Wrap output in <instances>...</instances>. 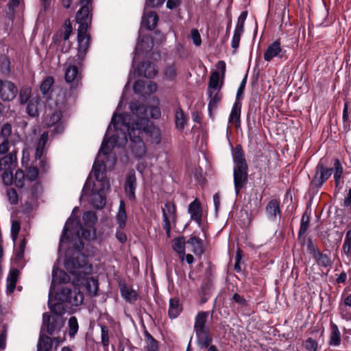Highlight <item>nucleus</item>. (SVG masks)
<instances>
[{
  "instance_id": "nucleus-3",
  "label": "nucleus",
  "mask_w": 351,
  "mask_h": 351,
  "mask_svg": "<svg viewBox=\"0 0 351 351\" xmlns=\"http://www.w3.org/2000/svg\"><path fill=\"white\" fill-rule=\"evenodd\" d=\"M80 8L76 14V21L79 26L77 28L78 48L77 58L79 63L85 58L89 47L90 38L87 31L92 20L93 0H80Z\"/></svg>"
},
{
  "instance_id": "nucleus-4",
  "label": "nucleus",
  "mask_w": 351,
  "mask_h": 351,
  "mask_svg": "<svg viewBox=\"0 0 351 351\" xmlns=\"http://www.w3.org/2000/svg\"><path fill=\"white\" fill-rule=\"evenodd\" d=\"M53 291L49 290L48 306L56 316L52 317V322L50 323V315L45 313L43 315V327L42 330H45L49 335H53V332L58 329L60 328L63 326V321L60 317L65 313V308L64 306V302L66 301H60L58 300L57 293L55 296L56 302L53 303Z\"/></svg>"
},
{
  "instance_id": "nucleus-29",
  "label": "nucleus",
  "mask_w": 351,
  "mask_h": 351,
  "mask_svg": "<svg viewBox=\"0 0 351 351\" xmlns=\"http://www.w3.org/2000/svg\"><path fill=\"white\" fill-rule=\"evenodd\" d=\"M241 104L239 101H235L231 112L229 116L228 122L229 123H234L236 126L238 127L240 125V117H241Z\"/></svg>"
},
{
  "instance_id": "nucleus-10",
  "label": "nucleus",
  "mask_w": 351,
  "mask_h": 351,
  "mask_svg": "<svg viewBox=\"0 0 351 351\" xmlns=\"http://www.w3.org/2000/svg\"><path fill=\"white\" fill-rule=\"evenodd\" d=\"M47 141L48 132H45L41 134L36 149L35 158L36 160H40L38 165L40 170L43 172H46L49 169V165L46 160V158L44 156L47 151L46 145Z\"/></svg>"
},
{
  "instance_id": "nucleus-49",
  "label": "nucleus",
  "mask_w": 351,
  "mask_h": 351,
  "mask_svg": "<svg viewBox=\"0 0 351 351\" xmlns=\"http://www.w3.org/2000/svg\"><path fill=\"white\" fill-rule=\"evenodd\" d=\"M38 176V169L35 167H29L27 169L26 179L29 181H34L37 179Z\"/></svg>"
},
{
  "instance_id": "nucleus-59",
  "label": "nucleus",
  "mask_w": 351,
  "mask_h": 351,
  "mask_svg": "<svg viewBox=\"0 0 351 351\" xmlns=\"http://www.w3.org/2000/svg\"><path fill=\"white\" fill-rule=\"evenodd\" d=\"M12 133V126L9 123L4 124L2 126L1 135L4 139H8V136Z\"/></svg>"
},
{
  "instance_id": "nucleus-63",
  "label": "nucleus",
  "mask_w": 351,
  "mask_h": 351,
  "mask_svg": "<svg viewBox=\"0 0 351 351\" xmlns=\"http://www.w3.org/2000/svg\"><path fill=\"white\" fill-rule=\"evenodd\" d=\"M165 0H146L145 5L156 8L161 5Z\"/></svg>"
},
{
  "instance_id": "nucleus-43",
  "label": "nucleus",
  "mask_w": 351,
  "mask_h": 351,
  "mask_svg": "<svg viewBox=\"0 0 351 351\" xmlns=\"http://www.w3.org/2000/svg\"><path fill=\"white\" fill-rule=\"evenodd\" d=\"M25 178L26 176L24 172L21 169H18L14 177V183L15 186L18 188H22L24 186Z\"/></svg>"
},
{
  "instance_id": "nucleus-36",
  "label": "nucleus",
  "mask_w": 351,
  "mask_h": 351,
  "mask_svg": "<svg viewBox=\"0 0 351 351\" xmlns=\"http://www.w3.org/2000/svg\"><path fill=\"white\" fill-rule=\"evenodd\" d=\"M222 82H221L220 75L219 72L214 71L210 76L208 90H221Z\"/></svg>"
},
{
  "instance_id": "nucleus-39",
  "label": "nucleus",
  "mask_w": 351,
  "mask_h": 351,
  "mask_svg": "<svg viewBox=\"0 0 351 351\" xmlns=\"http://www.w3.org/2000/svg\"><path fill=\"white\" fill-rule=\"evenodd\" d=\"M97 216L93 211H86L83 214L82 221L84 225L88 228L94 226L97 221Z\"/></svg>"
},
{
  "instance_id": "nucleus-21",
  "label": "nucleus",
  "mask_w": 351,
  "mask_h": 351,
  "mask_svg": "<svg viewBox=\"0 0 351 351\" xmlns=\"http://www.w3.org/2000/svg\"><path fill=\"white\" fill-rule=\"evenodd\" d=\"M136 178L134 172H131L127 177L125 184V191L127 196L133 199L135 198Z\"/></svg>"
},
{
  "instance_id": "nucleus-28",
  "label": "nucleus",
  "mask_w": 351,
  "mask_h": 351,
  "mask_svg": "<svg viewBox=\"0 0 351 351\" xmlns=\"http://www.w3.org/2000/svg\"><path fill=\"white\" fill-rule=\"evenodd\" d=\"M330 335L329 339V345L331 346H338L341 343V332L336 324L330 322Z\"/></svg>"
},
{
  "instance_id": "nucleus-41",
  "label": "nucleus",
  "mask_w": 351,
  "mask_h": 351,
  "mask_svg": "<svg viewBox=\"0 0 351 351\" xmlns=\"http://www.w3.org/2000/svg\"><path fill=\"white\" fill-rule=\"evenodd\" d=\"M175 119L176 127L180 130L184 129L186 123V119L180 107L176 110Z\"/></svg>"
},
{
  "instance_id": "nucleus-53",
  "label": "nucleus",
  "mask_w": 351,
  "mask_h": 351,
  "mask_svg": "<svg viewBox=\"0 0 351 351\" xmlns=\"http://www.w3.org/2000/svg\"><path fill=\"white\" fill-rule=\"evenodd\" d=\"M247 12H242L237 19L235 29L243 31L244 23L247 18Z\"/></svg>"
},
{
  "instance_id": "nucleus-26",
  "label": "nucleus",
  "mask_w": 351,
  "mask_h": 351,
  "mask_svg": "<svg viewBox=\"0 0 351 351\" xmlns=\"http://www.w3.org/2000/svg\"><path fill=\"white\" fill-rule=\"evenodd\" d=\"M120 292L121 297L130 304H134L137 300L138 294L136 291L132 288L123 285L120 287Z\"/></svg>"
},
{
  "instance_id": "nucleus-7",
  "label": "nucleus",
  "mask_w": 351,
  "mask_h": 351,
  "mask_svg": "<svg viewBox=\"0 0 351 351\" xmlns=\"http://www.w3.org/2000/svg\"><path fill=\"white\" fill-rule=\"evenodd\" d=\"M78 208L75 207L73 210V213L77 210ZM73 214V213H72ZM74 224L76 225V226L78 227V230L75 231L76 235L79 239H84L85 240H90L95 236V232H91L89 230H85L83 228V227L80 223L79 221L77 219H75L71 215V216L66 221L63 230L62 234L60 239V245H62L64 241H67L69 239L68 237L66 236L67 232L70 230V227L73 226Z\"/></svg>"
},
{
  "instance_id": "nucleus-60",
  "label": "nucleus",
  "mask_w": 351,
  "mask_h": 351,
  "mask_svg": "<svg viewBox=\"0 0 351 351\" xmlns=\"http://www.w3.org/2000/svg\"><path fill=\"white\" fill-rule=\"evenodd\" d=\"M116 238L121 243H125L127 241V235L123 229H119L117 227V230L115 234Z\"/></svg>"
},
{
  "instance_id": "nucleus-17",
  "label": "nucleus",
  "mask_w": 351,
  "mask_h": 351,
  "mask_svg": "<svg viewBox=\"0 0 351 351\" xmlns=\"http://www.w3.org/2000/svg\"><path fill=\"white\" fill-rule=\"evenodd\" d=\"M188 212L191 215V219L195 221L198 226L202 223V207L197 199L191 202L189 205Z\"/></svg>"
},
{
  "instance_id": "nucleus-13",
  "label": "nucleus",
  "mask_w": 351,
  "mask_h": 351,
  "mask_svg": "<svg viewBox=\"0 0 351 351\" xmlns=\"http://www.w3.org/2000/svg\"><path fill=\"white\" fill-rule=\"evenodd\" d=\"M247 167H243V169L234 167V184L237 195L239 193L241 189L243 187L244 184L247 182Z\"/></svg>"
},
{
  "instance_id": "nucleus-51",
  "label": "nucleus",
  "mask_w": 351,
  "mask_h": 351,
  "mask_svg": "<svg viewBox=\"0 0 351 351\" xmlns=\"http://www.w3.org/2000/svg\"><path fill=\"white\" fill-rule=\"evenodd\" d=\"M7 197L8 198L9 202L12 204H15L18 202V194L15 189H8L7 190Z\"/></svg>"
},
{
  "instance_id": "nucleus-20",
  "label": "nucleus",
  "mask_w": 351,
  "mask_h": 351,
  "mask_svg": "<svg viewBox=\"0 0 351 351\" xmlns=\"http://www.w3.org/2000/svg\"><path fill=\"white\" fill-rule=\"evenodd\" d=\"M138 73L146 78H153L158 73L156 65L152 62L143 63L138 69Z\"/></svg>"
},
{
  "instance_id": "nucleus-54",
  "label": "nucleus",
  "mask_w": 351,
  "mask_h": 351,
  "mask_svg": "<svg viewBox=\"0 0 351 351\" xmlns=\"http://www.w3.org/2000/svg\"><path fill=\"white\" fill-rule=\"evenodd\" d=\"M191 36L193 44L197 47L200 46L202 43V39L198 30L196 29H193L191 32Z\"/></svg>"
},
{
  "instance_id": "nucleus-34",
  "label": "nucleus",
  "mask_w": 351,
  "mask_h": 351,
  "mask_svg": "<svg viewBox=\"0 0 351 351\" xmlns=\"http://www.w3.org/2000/svg\"><path fill=\"white\" fill-rule=\"evenodd\" d=\"M52 348V339L40 335L37 345V351H50Z\"/></svg>"
},
{
  "instance_id": "nucleus-58",
  "label": "nucleus",
  "mask_w": 351,
  "mask_h": 351,
  "mask_svg": "<svg viewBox=\"0 0 351 351\" xmlns=\"http://www.w3.org/2000/svg\"><path fill=\"white\" fill-rule=\"evenodd\" d=\"M306 248L308 253L311 254L313 257L314 255H316L319 252L317 249L316 246L313 244V241L311 239H307Z\"/></svg>"
},
{
  "instance_id": "nucleus-30",
  "label": "nucleus",
  "mask_w": 351,
  "mask_h": 351,
  "mask_svg": "<svg viewBox=\"0 0 351 351\" xmlns=\"http://www.w3.org/2000/svg\"><path fill=\"white\" fill-rule=\"evenodd\" d=\"M187 243L192 247V252L195 255H202L204 253L203 242L201 239L197 237H191Z\"/></svg>"
},
{
  "instance_id": "nucleus-11",
  "label": "nucleus",
  "mask_w": 351,
  "mask_h": 351,
  "mask_svg": "<svg viewBox=\"0 0 351 351\" xmlns=\"http://www.w3.org/2000/svg\"><path fill=\"white\" fill-rule=\"evenodd\" d=\"M332 173V169L326 168L322 163L319 162L315 167V175L311 181V186L317 189H320L330 177Z\"/></svg>"
},
{
  "instance_id": "nucleus-6",
  "label": "nucleus",
  "mask_w": 351,
  "mask_h": 351,
  "mask_svg": "<svg viewBox=\"0 0 351 351\" xmlns=\"http://www.w3.org/2000/svg\"><path fill=\"white\" fill-rule=\"evenodd\" d=\"M64 267L69 273L76 276L77 280L83 278L90 269L87 257L80 252L75 257L66 258Z\"/></svg>"
},
{
  "instance_id": "nucleus-9",
  "label": "nucleus",
  "mask_w": 351,
  "mask_h": 351,
  "mask_svg": "<svg viewBox=\"0 0 351 351\" xmlns=\"http://www.w3.org/2000/svg\"><path fill=\"white\" fill-rule=\"evenodd\" d=\"M57 296L60 301H66L71 306H77L82 304L84 300L83 293L78 289L73 291L70 289L62 287L57 292Z\"/></svg>"
},
{
  "instance_id": "nucleus-46",
  "label": "nucleus",
  "mask_w": 351,
  "mask_h": 351,
  "mask_svg": "<svg viewBox=\"0 0 351 351\" xmlns=\"http://www.w3.org/2000/svg\"><path fill=\"white\" fill-rule=\"evenodd\" d=\"M69 334L70 337H73L78 331L79 326L77 319L75 317H71L69 319Z\"/></svg>"
},
{
  "instance_id": "nucleus-56",
  "label": "nucleus",
  "mask_w": 351,
  "mask_h": 351,
  "mask_svg": "<svg viewBox=\"0 0 351 351\" xmlns=\"http://www.w3.org/2000/svg\"><path fill=\"white\" fill-rule=\"evenodd\" d=\"M147 109V110H149V114H150V117L152 118V119H158L161 116V112H160V109L158 106H152L150 108H147L146 106H145ZM147 111H146L147 112Z\"/></svg>"
},
{
  "instance_id": "nucleus-48",
  "label": "nucleus",
  "mask_w": 351,
  "mask_h": 351,
  "mask_svg": "<svg viewBox=\"0 0 351 351\" xmlns=\"http://www.w3.org/2000/svg\"><path fill=\"white\" fill-rule=\"evenodd\" d=\"M38 101L36 100H30L27 106V112L31 117H35L38 114Z\"/></svg>"
},
{
  "instance_id": "nucleus-33",
  "label": "nucleus",
  "mask_w": 351,
  "mask_h": 351,
  "mask_svg": "<svg viewBox=\"0 0 351 351\" xmlns=\"http://www.w3.org/2000/svg\"><path fill=\"white\" fill-rule=\"evenodd\" d=\"M182 311V307L179 304V300L173 298L169 300V316L171 319L176 318Z\"/></svg>"
},
{
  "instance_id": "nucleus-14",
  "label": "nucleus",
  "mask_w": 351,
  "mask_h": 351,
  "mask_svg": "<svg viewBox=\"0 0 351 351\" xmlns=\"http://www.w3.org/2000/svg\"><path fill=\"white\" fill-rule=\"evenodd\" d=\"M280 205V200L277 199H271L268 202L265 206V213L267 218L270 221H276L277 217H278L279 219L280 218L281 210Z\"/></svg>"
},
{
  "instance_id": "nucleus-40",
  "label": "nucleus",
  "mask_w": 351,
  "mask_h": 351,
  "mask_svg": "<svg viewBox=\"0 0 351 351\" xmlns=\"http://www.w3.org/2000/svg\"><path fill=\"white\" fill-rule=\"evenodd\" d=\"M147 351H159L158 341L148 332H145Z\"/></svg>"
},
{
  "instance_id": "nucleus-50",
  "label": "nucleus",
  "mask_w": 351,
  "mask_h": 351,
  "mask_svg": "<svg viewBox=\"0 0 351 351\" xmlns=\"http://www.w3.org/2000/svg\"><path fill=\"white\" fill-rule=\"evenodd\" d=\"M3 172L1 177L3 183L7 185H11L14 182L13 171H1Z\"/></svg>"
},
{
  "instance_id": "nucleus-42",
  "label": "nucleus",
  "mask_w": 351,
  "mask_h": 351,
  "mask_svg": "<svg viewBox=\"0 0 351 351\" xmlns=\"http://www.w3.org/2000/svg\"><path fill=\"white\" fill-rule=\"evenodd\" d=\"M309 221H310L309 217L308 215L304 214L301 218L300 226V230H299V232H298V237L300 239L302 235L305 234V233L308 230V229L309 228Z\"/></svg>"
},
{
  "instance_id": "nucleus-15",
  "label": "nucleus",
  "mask_w": 351,
  "mask_h": 351,
  "mask_svg": "<svg viewBox=\"0 0 351 351\" xmlns=\"http://www.w3.org/2000/svg\"><path fill=\"white\" fill-rule=\"evenodd\" d=\"M282 49L281 47L280 42L279 40H276L267 47L264 53V60L267 62H269L274 58H282Z\"/></svg>"
},
{
  "instance_id": "nucleus-18",
  "label": "nucleus",
  "mask_w": 351,
  "mask_h": 351,
  "mask_svg": "<svg viewBox=\"0 0 351 351\" xmlns=\"http://www.w3.org/2000/svg\"><path fill=\"white\" fill-rule=\"evenodd\" d=\"M70 280L69 276L63 270H60L56 267H53L52 270V280L49 290L53 291V289L56 284L66 283Z\"/></svg>"
},
{
  "instance_id": "nucleus-55",
  "label": "nucleus",
  "mask_w": 351,
  "mask_h": 351,
  "mask_svg": "<svg viewBox=\"0 0 351 351\" xmlns=\"http://www.w3.org/2000/svg\"><path fill=\"white\" fill-rule=\"evenodd\" d=\"M20 223L18 221H13L11 226V235L12 240L15 241L20 230Z\"/></svg>"
},
{
  "instance_id": "nucleus-64",
  "label": "nucleus",
  "mask_w": 351,
  "mask_h": 351,
  "mask_svg": "<svg viewBox=\"0 0 351 351\" xmlns=\"http://www.w3.org/2000/svg\"><path fill=\"white\" fill-rule=\"evenodd\" d=\"M232 299L236 303H237L241 306L246 305V300L241 295H240L238 293H234Z\"/></svg>"
},
{
  "instance_id": "nucleus-23",
  "label": "nucleus",
  "mask_w": 351,
  "mask_h": 351,
  "mask_svg": "<svg viewBox=\"0 0 351 351\" xmlns=\"http://www.w3.org/2000/svg\"><path fill=\"white\" fill-rule=\"evenodd\" d=\"M331 169H332V172L334 174L333 178H334V180H335V186L337 188L339 187V188L341 189L342 188L341 178H342V175L343 173V166L339 159H337V158L335 159L333 167Z\"/></svg>"
},
{
  "instance_id": "nucleus-12",
  "label": "nucleus",
  "mask_w": 351,
  "mask_h": 351,
  "mask_svg": "<svg viewBox=\"0 0 351 351\" xmlns=\"http://www.w3.org/2000/svg\"><path fill=\"white\" fill-rule=\"evenodd\" d=\"M18 93L15 84L9 81L0 80V98L3 101L13 100Z\"/></svg>"
},
{
  "instance_id": "nucleus-61",
  "label": "nucleus",
  "mask_w": 351,
  "mask_h": 351,
  "mask_svg": "<svg viewBox=\"0 0 351 351\" xmlns=\"http://www.w3.org/2000/svg\"><path fill=\"white\" fill-rule=\"evenodd\" d=\"M145 87L143 81L138 80L135 82L133 86V90L135 93H141Z\"/></svg>"
},
{
  "instance_id": "nucleus-32",
  "label": "nucleus",
  "mask_w": 351,
  "mask_h": 351,
  "mask_svg": "<svg viewBox=\"0 0 351 351\" xmlns=\"http://www.w3.org/2000/svg\"><path fill=\"white\" fill-rule=\"evenodd\" d=\"M54 84V80L51 76H47L45 77L42 82L40 90L42 94L46 97L47 99L49 97V95L51 94L52 90L51 88Z\"/></svg>"
},
{
  "instance_id": "nucleus-31",
  "label": "nucleus",
  "mask_w": 351,
  "mask_h": 351,
  "mask_svg": "<svg viewBox=\"0 0 351 351\" xmlns=\"http://www.w3.org/2000/svg\"><path fill=\"white\" fill-rule=\"evenodd\" d=\"M62 117V112L59 109L49 112L45 119V125L47 128L52 127L58 123Z\"/></svg>"
},
{
  "instance_id": "nucleus-27",
  "label": "nucleus",
  "mask_w": 351,
  "mask_h": 351,
  "mask_svg": "<svg viewBox=\"0 0 351 351\" xmlns=\"http://www.w3.org/2000/svg\"><path fill=\"white\" fill-rule=\"evenodd\" d=\"M64 77L68 83L74 82L80 78V73L77 66L72 64L71 62H69L65 69Z\"/></svg>"
},
{
  "instance_id": "nucleus-35",
  "label": "nucleus",
  "mask_w": 351,
  "mask_h": 351,
  "mask_svg": "<svg viewBox=\"0 0 351 351\" xmlns=\"http://www.w3.org/2000/svg\"><path fill=\"white\" fill-rule=\"evenodd\" d=\"M185 240L184 237H178L173 240V248L180 255V258L183 261L185 254Z\"/></svg>"
},
{
  "instance_id": "nucleus-62",
  "label": "nucleus",
  "mask_w": 351,
  "mask_h": 351,
  "mask_svg": "<svg viewBox=\"0 0 351 351\" xmlns=\"http://www.w3.org/2000/svg\"><path fill=\"white\" fill-rule=\"evenodd\" d=\"M343 252L348 256V258L351 257V242L350 241H345L343 242L342 247Z\"/></svg>"
},
{
  "instance_id": "nucleus-1",
  "label": "nucleus",
  "mask_w": 351,
  "mask_h": 351,
  "mask_svg": "<svg viewBox=\"0 0 351 351\" xmlns=\"http://www.w3.org/2000/svg\"><path fill=\"white\" fill-rule=\"evenodd\" d=\"M130 108L131 113L113 114L105 136L107 147H110L112 150L115 146L123 147L128 142V136L131 152L139 160L146 154L142 134L145 133L151 143L158 145L161 142V132L146 117L147 109L144 105L132 102Z\"/></svg>"
},
{
  "instance_id": "nucleus-45",
  "label": "nucleus",
  "mask_w": 351,
  "mask_h": 351,
  "mask_svg": "<svg viewBox=\"0 0 351 351\" xmlns=\"http://www.w3.org/2000/svg\"><path fill=\"white\" fill-rule=\"evenodd\" d=\"M101 343L104 348H108L110 343L109 330L104 325H100Z\"/></svg>"
},
{
  "instance_id": "nucleus-25",
  "label": "nucleus",
  "mask_w": 351,
  "mask_h": 351,
  "mask_svg": "<svg viewBox=\"0 0 351 351\" xmlns=\"http://www.w3.org/2000/svg\"><path fill=\"white\" fill-rule=\"evenodd\" d=\"M233 160L234 163V167L239 169H243V167H247L246 161L244 157L243 152L240 145L236 146L234 153L232 154Z\"/></svg>"
},
{
  "instance_id": "nucleus-16",
  "label": "nucleus",
  "mask_w": 351,
  "mask_h": 351,
  "mask_svg": "<svg viewBox=\"0 0 351 351\" xmlns=\"http://www.w3.org/2000/svg\"><path fill=\"white\" fill-rule=\"evenodd\" d=\"M16 165V153H10L0 159V171H13Z\"/></svg>"
},
{
  "instance_id": "nucleus-52",
  "label": "nucleus",
  "mask_w": 351,
  "mask_h": 351,
  "mask_svg": "<svg viewBox=\"0 0 351 351\" xmlns=\"http://www.w3.org/2000/svg\"><path fill=\"white\" fill-rule=\"evenodd\" d=\"M72 32V26L70 22V20H67L65 22L64 27V31L62 32V38L64 40H68L70 35Z\"/></svg>"
},
{
  "instance_id": "nucleus-5",
  "label": "nucleus",
  "mask_w": 351,
  "mask_h": 351,
  "mask_svg": "<svg viewBox=\"0 0 351 351\" xmlns=\"http://www.w3.org/2000/svg\"><path fill=\"white\" fill-rule=\"evenodd\" d=\"M208 312L200 311L195 317L194 331L197 343L201 348H206L213 341L209 328L206 326Z\"/></svg>"
},
{
  "instance_id": "nucleus-24",
  "label": "nucleus",
  "mask_w": 351,
  "mask_h": 351,
  "mask_svg": "<svg viewBox=\"0 0 351 351\" xmlns=\"http://www.w3.org/2000/svg\"><path fill=\"white\" fill-rule=\"evenodd\" d=\"M158 17L156 12H150L142 18L141 25L149 30L154 29L157 25Z\"/></svg>"
},
{
  "instance_id": "nucleus-8",
  "label": "nucleus",
  "mask_w": 351,
  "mask_h": 351,
  "mask_svg": "<svg viewBox=\"0 0 351 351\" xmlns=\"http://www.w3.org/2000/svg\"><path fill=\"white\" fill-rule=\"evenodd\" d=\"M177 221L176 205L171 202L165 203L162 207V226L168 237L171 235L172 226H175Z\"/></svg>"
},
{
  "instance_id": "nucleus-37",
  "label": "nucleus",
  "mask_w": 351,
  "mask_h": 351,
  "mask_svg": "<svg viewBox=\"0 0 351 351\" xmlns=\"http://www.w3.org/2000/svg\"><path fill=\"white\" fill-rule=\"evenodd\" d=\"M313 258L317 264L320 267H328L332 265L330 258L326 254H322L319 252L316 255H314Z\"/></svg>"
},
{
  "instance_id": "nucleus-38",
  "label": "nucleus",
  "mask_w": 351,
  "mask_h": 351,
  "mask_svg": "<svg viewBox=\"0 0 351 351\" xmlns=\"http://www.w3.org/2000/svg\"><path fill=\"white\" fill-rule=\"evenodd\" d=\"M86 289L87 292L91 295H96L98 287H99V283L97 280L95 279L94 278H87L85 282Z\"/></svg>"
},
{
  "instance_id": "nucleus-57",
  "label": "nucleus",
  "mask_w": 351,
  "mask_h": 351,
  "mask_svg": "<svg viewBox=\"0 0 351 351\" xmlns=\"http://www.w3.org/2000/svg\"><path fill=\"white\" fill-rule=\"evenodd\" d=\"M305 348L307 351H317V342L312 338H308L305 341Z\"/></svg>"
},
{
  "instance_id": "nucleus-19",
  "label": "nucleus",
  "mask_w": 351,
  "mask_h": 351,
  "mask_svg": "<svg viewBox=\"0 0 351 351\" xmlns=\"http://www.w3.org/2000/svg\"><path fill=\"white\" fill-rule=\"evenodd\" d=\"M207 94L208 97V111L211 112L212 110L217 108L218 104L221 100L222 95L220 90H208Z\"/></svg>"
},
{
  "instance_id": "nucleus-2",
  "label": "nucleus",
  "mask_w": 351,
  "mask_h": 351,
  "mask_svg": "<svg viewBox=\"0 0 351 351\" xmlns=\"http://www.w3.org/2000/svg\"><path fill=\"white\" fill-rule=\"evenodd\" d=\"M115 162L116 158L111 156V148L107 147V139L104 136L92 169L94 177L101 185L98 191H92L89 198L90 204L95 208L101 209L106 204V191L109 189L110 185L104 180L105 172L108 163L113 166Z\"/></svg>"
},
{
  "instance_id": "nucleus-44",
  "label": "nucleus",
  "mask_w": 351,
  "mask_h": 351,
  "mask_svg": "<svg viewBox=\"0 0 351 351\" xmlns=\"http://www.w3.org/2000/svg\"><path fill=\"white\" fill-rule=\"evenodd\" d=\"M243 31L234 29L232 41H231V47L234 49V52H236L237 49L239 47V43H240L241 37V35L243 34Z\"/></svg>"
},
{
  "instance_id": "nucleus-47",
  "label": "nucleus",
  "mask_w": 351,
  "mask_h": 351,
  "mask_svg": "<svg viewBox=\"0 0 351 351\" xmlns=\"http://www.w3.org/2000/svg\"><path fill=\"white\" fill-rule=\"evenodd\" d=\"M177 75L176 69L174 65H170L166 67L164 71V77L169 81H173Z\"/></svg>"
},
{
  "instance_id": "nucleus-22",
  "label": "nucleus",
  "mask_w": 351,
  "mask_h": 351,
  "mask_svg": "<svg viewBox=\"0 0 351 351\" xmlns=\"http://www.w3.org/2000/svg\"><path fill=\"white\" fill-rule=\"evenodd\" d=\"M127 213L125 210V204L123 200L119 202L118 211L115 216L116 222L118 225L119 229H123L126 225Z\"/></svg>"
}]
</instances>
